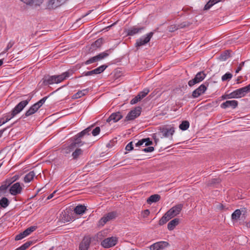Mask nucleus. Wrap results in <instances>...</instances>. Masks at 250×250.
<instances>
[{"label":"nucleus","instance_id":"11","mask_svg":"<svg viewBox=\"0 0 250 250\" xmlns=\"http://www.w3.org/2000/svg\"><path fill=\"white\" fill-rule=\"evenodd\" d=\"M106 65L104 64L100 66L99 67L95 68L94 70L89 71H85L82 73V76H88L93 75L94 74H99L104 71L107 68Z\"/></svg>","mask_w":250,"mask_h":250},{"label":"nucleus","instance_id":"15","mask_svg":"<svg viewBox=\"0 0 250 250\" xmlns=\"http://www.w3.org/2000/svg\"><path fill=\"white\" fill-rule=\"evenodd\" d=\"M65 0H49L47 7L49 9H54L62 5Z\"/></svg>","mask_w":250,"mask_h":250},{"label":"nucleus","instance_id":"52","mask_svg":"<svg viewBox=\"0 0 250 250\" xmlns=\"http://www.w3.org/2000/svg\"><path fill=\"white\" fill-rule=\"evenodd\" d=\"M100 127L99 126L96 127L92 131V134L93 136H96L98 135L100 132Z\"/></svg>","mask_w":250,"mask_h":250},{"label":"nucleus","instance_id":"8","mask_svg":"<svg viewBox=\"0 0 250 250\" xmlns=\"http://www.w3.org/2000/svg\"><path fill=\"white\" fill-rule=\"evenodd\" d=\"M141 107L138 106L131 110L126 116L125 121H129L133 120L139 117L141 114Z\"/></svg>","mask_w":250,"mask_h":250},{"label":"nucleus","instance_id":"3","mask_svg":"<svg viewBox=\"0 0 250 250\" xmlns=\"http://www.w3.org/2000/svg\"><path fill=\"white\" fill-rule=\"evenodd\" d=\"M183 205L182 204H177L167 211L159 221V225L162 226L166 224L172 218L178 215L181 211Z\"/></svg>","mask_w":250,"mask_h":250},{"label":"nucleus","instance_id":"2","mask_svg":"<svg viewBox=\"0 0 250 250\" xmlns=\"http://www.w3.org/2000/svg\"><path fill=\"white\" fill-rule=\"evenodd\" d=\"M73 73V70L69 69L60 75L45 76L42 79V84L46 86L61 83L72 76Z\"/></svg>","mask_w":250,"mask_h":250},{"label":"nucleus","instance_id":"25","mask_svg":"<svg viewBox=\"0 0 250 250\" xmlns=\"http://www.w3.org/2000/svg\"><path fill=\"white\" fill-rule=\"evenodd\" d=\"M73 217L69 214L68 211H64L62 212V219L64 222H68L72 221L73 219Z\"/></svg>","mask_w":250,"mask_h":250},{"label":"nucleus","instance_id":"29","mask_svg":"<svg viewBox=\"0 0 250 250\" xmlns=\"http://www.w3.org/2000/svg\"><path fill=\"white\" fill-rule=\"evenodd\" d=\"M110 50V49L107 50L96 55V57L97 58V61H99L108 56Z\"/></svg>","mask_w":250,"mask_h":250},{"label":"nucleus","instance_id":"51","mask_svg":"<svg viewBox=\"0 0 250 250\" xmlns=\"http://www.w3.org/2000/svg\"><path fill=\"white\" fill-rule=\"evenodd\" d=\"M43 0H31V4H34L36 6H40L43 2Z\"/></svg>","mask_w":250,"mask_h":250},{"label":"nucleus","instance_id":"28","mask_svg":"<svg viewBox=\"0 0 250 250\" xmlns=\"http://www.w3.org/2000/svg\"><path fill=\"white\" fill-rule=\"evenodd\" d=\"M88 89H84L82 90H80L75 93L73 96L74 99H78L82 97L83 96L85 95L88 92Z\"/></svg>","mask_w":250,"mask_h":250},{"label":"nucleus","instance_id":"9","mask_svg":"<svg viewBox=\"0 0 250 250\" xmlns=\"http://www.w3.org/2000/svg\"><path fill=\"white\" fill-rule=\"evenodd\" d=\"M208 86V83H207L202 84L192 92V97L193 98H198L205 92Z\"/></svg>","mask_w":250,"mask_h":250},{"label":"nucleus","instance_id":"14","mask_svg":"<svg viewBox=\"0 0 250 250\" xmlns=\"http://www.w3.org/2000/svg\"><path fill=\"white\" fill-rule=\"evenodd\" d=\"M145 29V27H137L133 26L129 28L126 31L127 36H132L141 33Z\"/></svg>","mask_w":250,"mask_h":250},{"label":"nucleus","instance_id":"63","mask_svg":"<svg viewBox=\"0 0 250 250\" xmlns=\"http://www.w3.org/2000/svg\"><path fill=\"white\" fill-rule=\"evenodd\" d=\"M149 213H150V211L148 209L145 210L144 211V217H147V216L149 215Z\"/></svg>","mask_w":250,"mask_h":250},{"label":"nucleus","instance_id":"1","mask_svg":"<svg viewBox=\"0 0 250 250\" xmlns=\"http://www.w3.org/2000/svg\"><path fill=\"white\" fill-rule=\"evenodd\" d=\"M32 98V96L31 95H28L27 99L20 102L10 112L4 114L3 117L0 118V126L20 113L28 104Z\"/></svg>","mask_w":250,"mask_h":250},{"label":"nucleus","instance_id":"64","mask_svg":"<svg viewBox=\"0 0 250 250\" xmlns=\"http://www.w3.org/2000/svg\"><path fill=\"white\" fill-rule=\"evenodd\" d=\"M217 208L220 210H222L224 208V207L223 204L219 203L217 206Z\"/></svg>","mask_w":250,"mask_h":250},{"label":"nucleus","instance_id":"24","mask_svg":"<svg viewBox=\"0 0 250 250\" xmlns=\"http://www.w3.org/2000/svg\"><path fill=\"white\" fill-rule=\"evenodd\" d=\"M75 148V147H74V146L72 145V143H71L69 145L67 146H63L61 151L62 153L67 154L70 153Z\"/></svg>","mask_w":250,"mask_h":250},{"label":"nucleus","instance_id":"49","mask_svg":"<svg viewBox=\"0 0 250 250\" xmlns=\"http://www.w3.org/2000/svg\"><path fill=\"white\" fill-rule=\"evenodd\" d=\"M61 88V87H59V88H58L56 90L51 92L48 96H45L44 97H43V98H42L41 100H40V101H41L42 103V104H43L46 101V100L48 99V98L50 96V95H53L54 93H55L56 91H57L58 90H60V89Z\"/></svg>","mask_w":250,"mask_h":250},{"label":"nucleus","instance_id":"31","mask_svg":"<svg viewBox=\"0 0 250 250\" xmlns=\"http://www.w3.org/2000/svg\"><path fill=\"white\" fill-rule=\"evenodd\" d=\"M10 204L8 199L6 197H2L0 200V206L1 208H6Z\"/></svg>","mask_w":250,"mask_h":250},{"label":"nucleus","instance_id":"20","mask_svg":"<svg viewBox=\"0 0 250 250\" xmlns=\"http://www.w3.org/2000/svg\"><path fill=\"white\" fill-rule=\"evenodd\" d=\"M38 110V109L36 107V106L34 104H33L26 111V112L24 113V114H23L21 116V117L23 118H25L26 117H29L31 115H32L34 113H35Z\"/></svg>","mask_w":250,"mask_h":250},{"label":"nucleus","instance_id":"57","mask_svg":"<svg viewBox=\"0 0 250 250\" xmlns=\"http://www.w3.org/2000/svg\"><path fill=\"white\" fill-rule=\"evenodd\" d=\"M228 94L229 99L238 98L236 93L235 92V90Z\"/></svg>","mask_w":250,"mask_h":250},{"label":"nucleus","instance_id":"17","mask_svg":"<svg viewBox=\"0 0 250 250\" xmlns=\"http://www.w3.org/2000/svg\"><path fill=\"white\" fill-rule=\"evenodd\" d=\"M238 102L236 100L227 101L221 104L220 107L223 109H226L228 107H231L232 109L235 108L238 106Z\"/></svg>","mask_w":250,"mask_h":250},{"label":"nucleus","instance_id":"12","mask_svg":"<svg viewBox=\"0 0 250 250\" xmlns=\"http://www.w3.org/2000/svg\"><path fill=\"white\" fill-rule=\"evenodd\" d=\"M22 187L19 182H17L12 185L9 188L10 193L13 196L20 194L21 193L22 190Z\"/></svg>","mask_w":250,"mask_h":250},{"label":"nucleus","instance_id":"58","mask_svg":"<svg viewBox=\"0 0 250 250\" xmlns=\"http://www.w3.org/2000/svg\"><path fill=\"white\" fill-rule=\"evenodd\" d=\"M245 62H242L239 64L237 69L235 70L236 73H239V72L241 70L242 67L244 65Z\"/></svg>","mask_w":250,"mask_h":250},{"label":"nucleus","instance_id":"18","mask_svg":"<svg viewBox=\"0 0 250 250\" xmlns=\"http://www.w3.org/2000/svg\"><path fill=\"white\" fill-rule=\"evenodd\" d=\"M168 245V243L165 241L156 242L150 246V250H160L164 249Z\"/></svg>","mask_w":250,"mask_h":250},{"label":"nucleus","instance_id":"7","mask_svg":"<svg viewBox=\"0 0 250 250\" xmlns=\"http://www.w3.org/2000/svg\"><path fill=\"white\" fill-rule=\"evenodd\" d=\"M206 77V74L203 71H200L197 73L194 78L188 81V84L190 87H192L203 81Z\"/></svg>","mask_w":250,"mask_h":250},{"label":"nucleus","instance_id":"22","mask_svg":"<svg viewBox=\"0 0 250 250\" xmlns=\"http://www.w3.org/2000/svg\"><path fill=\"white\" fill-rule=\"evenodd\" d=\"M161 196L159 194H153L151 195L147 199V203L149 204H151L152 203H155L159 201L160 200Z\"/></svg>","mask_w":250,"mask_h":250},{"label":"nucleus","instance_id":"56","mask_svg":"<svg viewBox=\"0 0 250 250\" xmlns=\"http://www.w3.org/2000/svg\"><path fill=\"white\" fill-rule=\"evenodd\" d=\"M220 57L223 60H226L229 57V54L227 52H225L223 54H221Z\"/></svg>","mask_w":250,"mask_h":250},{"label":"nucleus","instance_id":"30","mask_svg":"<svg viewBox=\"0 0 250 250\" xmlns=\"http://www.w3.org/2000/svg\"><path fill=\"white\" fill-rule=\"evenodd\" d=\"M83 153V150L81 148H76L72 153V156L74 159H77Z\"/></svg>","mask_w":250,"mask_h":250},{"label":"nucleus","instance_id":"23","mask_svg":"<svg viewBox=\"0 0 250 250\" xmlns=\"http://www.w3.org/2000/svg\"><path fill=\"white\" fill-rule=\"evenodd\" d=\"M86 208L84 205H78L74 208V212L77 214H82L85 212Z\"/></svg>","mask_w":250,"mask_h":250},{"label":"nucleus","instance_id":"48","mask_svg":"<svg viewBox=\"0 0 250 250\" xmlns=\"http://www.w3.org/2000/svg\"><path fill=\"white\" fill-rule=\"evenodd\" d=\"M61 88V87H59V88H58L56 90L51 92L48 96H45L44 97H43V98H42L41 100H40V101H41L42 103V104H43L46 101V100L48 99V98L50 96V95H53L54 93H55L56 91H57L58 90H60V89Z\"/></svg>","mask_w":250,"mask_h":250},{"label":"nucleus","instance_id":"42","mask_svg":"<svg viewBox=\"0 0 250 250\" xmlns=\"http://www.w3.org/2000/svg\"><path fill=\"white\" fill-rule=\"evenodd\" d=\"M142 99L141 98L140 95L138 94L136 96H135L130 101V103L131 104H136L138 102L140 101Z\"/></svg>","mask_w":250,"mask_h":250},{"label":"nucleus","instance_id":"36","mask_svg":"<svg viewBox=\"0 0 250 250\" xmlns=\"http://www.w3.org/2000/svg\"><path fill=\"white\" fill-rule=\"evenodd\" d=\"M15 44V41L11 40L7 44L6 47L4 49V50L0 53V55L2 54H4L7 52Z\"/></svg>","mask_w":250,"mask_h":250},{"label":"nucleus","instance_id":"5","mask_svg":"<svg viewBox=\"0 0 250 250\" xmlns=\"http://www.w3.org/2000/svg\"><path fill=\"white\" fill-rule=\"evenodd\" d=\"M154 32H150L145 36H143L137 39L135 44V46L138 49L140 46L146 44L149 42Z\"/></svg>","mask_w":250,"mask_h":250},{"label":"nucleus","instance_id":"54","mask_svg":"<svg viewBox=\"0 0 250 250\" xmlns=\"http://www.w3.org/2000/svg\"><path fill=\"white\" fill-rule=\"evenodd\" d=\"M125 150L126 151H130L131 150H132L133 149V142H129L125 146Z\"/></svg>","mask_w":250,"mask_h":250},{"label":"nucleus","instance_id":"37","mask_svg":"<svg viewBox=\"0 0 250 250\" xmlns=\"http://www.w3.org/2000/svg\"><path fill=\"white\" fill-rule=\"evenodd\" d=\"M192 24L188 21H185L179 24H178L179 29L184 28L189 26Z\"/></svg>","mask_w":250,"mask_h":250},{"label":"nucleus","instance_id":"41","mask_svg":"<svg viewBox=\"0 0 250 250\" xmlns=\"http://www.w3.org/2000/svg\"><path fill=\"white\" fill-rule=\"evenodd\" d=\"M97 61H97V58L95 56L94 57L90 58V59L87 60L86 61H85L84 62H83V63L85 65H87V64L92 63L95 62Z\"/></svg>","mask_w":250,"mask_h":250},{"label":"nucleus","instance_id":"61","mask_svg":"<svg viewBox=\"0 0 250 250\" xmlns=\"http://www.w3.org/2000/svg\"><path fill=\"white\" fill-rule=\"evenodd\" d=\"M36 107L39 109L42 105V104L41 101H38V102L34 104Z\"/></svg>","mask_w":250,"mask_h":250},{"label":"nucleus","instance_id":"19","mask_svg":"<svg viewBox=\"0 0 250 250\" xmlns=\"http://www.w3.org/2000/svg\"><path fill=\"white\" fill-rule=\"evenodd\" d=\"M91 243V239L89 237H84L79 245L80 250H88L90 244Z\"/></svg>","mask_w":250,"mask_h":250},{"label":"nucleus","instance_id":"45","mask_svg":"<svg viewBox=\"0 0 250 250\" xmlns=\"http://www.w3.org/2000/svg\"><path fill=\"white\" fill-rule=\"evenodd\" d=\"M13 183L12 182H11V181L10 180V178H7L2 183V184L3 185V186H5V187L6 186V188H8L9 187H10V186L11 185H12Z\"/></svg>","mask_w":250,"mask_h":250},{"label":"nucleus","instance_id":"4","mask_svg":"<svg viewBox=\"0 0 250 250\" xmlns=\"http://www.w3.org/2000/svg\"><path fill=\"white\" fill-rule=\"evenodd\" d=\"M93 126L94 125H92L87 127L71 139L72 140L71 143L75 148L81 146L84 144V143L82 141V138L85 135H90V132L91 131L92 128Z\"/></svg>","mask_w":250,"mask_h":250},{"label":"nucleus","instance_id":"55","mask_svg":"<svg viewBox=\"0 0 250 250\" xmlns=\"http://www.w3.org/2000/svg\"><path fill=\"white\" fill-rule=\"evenodd\" d=\"M154 148L153 146H148L142 149V151L145 152H151L153 151Z\"/></svg>","mask_w":250,"mask_h":250},{"label":"nucleus","instance_id":"26","mask_svg":"<svg viewBox=\"0 0 250 250\" xmlns=\"http://www.w3.org/2000/svg\"><path fill=\"white\" fill-rule=\"evenodd\" d=\"M35 176V173L34 171H30L28 173L25 175L24 177V182L25 183H29L31 182Z\"/></svg>","mask_w":250,"mask_h":250},{"label":"nucleus","instance_id":"43","mask_svg":"<svg viewBox=\"0 0 250 250\" xmlns=\"http://www.w3.org/2000/svg\"><path fill=\"white\" fill-rule=\"evenodd\" d=\"M142 141L143 144L145 143V146H149L153 144L152 141L150 140L149 138L142 139Z\"/></svg>","mask_w":250,"mask_h":250},{"label":"nucleus","instance_id":"60","mask_svg":"<svg viewBox=\"0 0 250 250\" xmlns=\"http://www.w3.org/2000/svg\"><path fill=\"white\" fill-rule=\"evenodd\" d=\"M7 189V188L5 186H3L2 184L0 186V194L1 193H5L6 190Z\"/></svg>","mask_w":250,"mask_h":250},{"label":"nucleus","instance_id":"10","mask_svg":"<svg viewBox=\"0 0 250 250\" xmlns=\"http://www.w3.org/2000/svg\"><path fill=\"white\" fill-rule=\"evenodd\" d=\"M117 242L116 237H111L104 239L101 242V245L105 248H109L114 246Z\"/></svg>","mask_w":250,"mask_h":250},{"label":"nucleus","instance_id":"32","mask_svg":"<svg viewBox=\"0 0 250 250\" xmlns=\"http://www.w3.org/2000/svg\"><path fill=\"white\" fill-rule=\"evenodd\" d=\"M241 212L240 209H236L231 214V219L233 220H237L239 219Z\"/></svg>","mask_w":250,"mask_h":250},{"label":"nucleus","instance_id":"53","mask_svg":"<svg viewBox=\"0 0 250 250\" xmlns=\"http://www.w3.org/2000/svg\"><path fill=\"white\" fill-rule=\"evenodd\" d=\"M26 236L24 234V232L23 231V232L20 233V234H18L17 235H16V237H15V240H21V239H23V238L25 237Z\"/></svg>","mask_w":250,"mask_h":250},{"label":"nucleus","instance_id":"40","mask_svg":"<svg viewBox=\"0 0 250 250\" xmlns=\"http://www.w3.org/2000/svg\"><path fill=\"white\" fill-rule=\"evenodd\" d=\"M179 29L178 24H172L168 27V30L170 32H173Z\"/></svg>","mask_w":250,"mask_h":250},{"label":"nucleus","instance_id":"16","mask_svg":"<svg viewBox=\"0 0 250 250\" xmlns=\"http://www.w3.org/2000/svg\"><path fill=\"white\" fill-rule=\"evenodd\" d=\"M123 117V115H122L121 112H116L112 113L110 116L106 120V122L108 123H110L112 121L113 123H116L119 121Z\"/></svg>","mask_w":250,"mask_h":250},{"label":"nucleus","instance_id":"46","mask_svg":"<svg viewBox=\"0 0 250 250\" xmlns=\"http://www.w3.org/2000/svg\"><path fill=\"white\" fill-rule=\"evenodd\" d=\"M244 96L250 92V83L244 87H241Z\"/></svg>","mask_w":250,"mask_h":250},{"label":"nucleus","instance_id":"35","mask_svg":"<svg viewBox=\"0 0 250 250\" xmlns=\"http://www.w3.org/2000/svg\"><path fill=\"white\" fill-rule=\"evenodd\" d=\"M37 228V226H31L27 229H26L25 230L23 231L24 234L27 236L29 235L31 232L35 231Z\"/></svg>","mask_w":250,"mask_h":250},{"label":"nucleus","instance_id":"21","mask_svg":"<svg viewBox=\"0 0 250 250\" xmlns=\"http://www.w3.org/2000/svg\"><path fill=\"white\" fill-rule=\"evenodd\" d=\"M180 223L179 218H174L170 221L167 224V229L169 230H172Z\"/></svg>","mask_w":250,"mask_h":250},{"label":"nucleus","instance_id":"39","mask_svg":"<svg viewBox=\"0 0 250 250\" xmlns=\"http://www.w3.org/2000/svg\"><path fill=\"white\" fill-rule=\"evenodd\" d=\"M232 75L230 73H226L225 74L222 76V81H226L229 80L231 79Z\"/></svg>","mask_w":250,"mask_h":250},{"label":"nucleus","instance_id":"13","mask_svg":"<svg viewBox=\"0 0 250 250\" xmlns=\"http://www.w3.org/2000/svg\"><path fill=\"white\" fill-rule=\"evenodd\" d=\"M117 216L116 211H111L104 216L100 220V223L102 225H104L108 221L115 218Z\"/></svg>","mask_w":250,"mask_h":250},{"label":"nucleus","instance_id":"33","mask_svg":"<svg viewBox=\"0 0 250 250\" xmlns=\"http://www.w3.org/2000/svg\"><path fill=\"white\" fill-rule=\"evenodd\" d=\"M103 43V39L102 38H99L97 39L94 43L91 45L93 48H99L101 46Z\"/></svg>","mask_w":250,"mask_h":250},{"label":"nucleus","instance_id":"6","mask_svg":"<svg viewBox=\"0 0 250 250\" xmlns=\"http://www.w3.org/2000/svg\"><path fill=\"white\" fill-rule=\"evenodd\" d=\"M159 130L164 137L167 138L170 136L172 139V136L175 132V128L173 126L167 125L161 127Z\"/></svg>","mask_w":250,"mask_h":250},{"label":"nucleus","instance_id":"44","mask_svg":"<svg viewBox=\"0 0 250 250\" xmlns=\"http://www.w3.org/2000/svg\"><path fill=\"white\" fill-rule=\"evenodd\" d=\"M235 92L238 98H240L245 96L241 88L236 89Z\"/></svg>","mask_w":250,"mask_h":250},{"label":"nucleus","instance_id":"27","mask_svg":"<svg viewBox=\"0 0 250 250\" xmlns=\"http://www.w3.org/2000/svg\"><path fill=\"white\" fill-rule=\"evenodd\" d=\"M222 0H209L205 5L204 10H209L212 6L217 3L221 1Z\"/></svg>","mask_w":250,"mask_h":250},{"label":"nucleus","instance_id":"59","mask_svg":"<svg viewBox=\"0 0 250 250\" xmlns=\"http://www.w3.org/2000/svg\"><path fill=\"white\" fill-rule=\"evenodd\" d=\"M12 183L19 180L20 176L19 175H15L14 176L9 178Z\"/></svg>","mask_w":250,"mask_h":250},{"label":"nucleus","instance_id":"38","mask_svg":"<svg viewBox=\"0 0 250 250\" xmlns=\"http://www.w3.org/2000/svg\"><path fill=\"white\" fill-rule=\"evenodd\" d=\"M149 92V89L146 88H145L142 91L140 92L138 95H140L141 98L143 99L147 95Z\"/></svg>","mask_w":250,"mask_h":250},{"label":"nucleus","instance_id":"34","mask_svg":"<svg viewBox=\"0 0 250 250\" xmlns=\"http://www.w3.org/2000/svg\"><path fill=\"white\" fill-rule=\"evenodd\" d=\"M189 126V123L188 121H184L179 125V128L182 130H187Z\"/></svg>","mask_w":250,"mask_h":250},{"label":"nucleus","instance_id":"62","mask_svg":"<svg viewBox=\"0 0 250 250\" xmlns=\"http://www.w3.org/2000/svg\"><path fill=\"white\" fill-rule=\"evenodd\" d=\"M143 144V141H142V139H141L139 140L137 143H136L135 145L136 147H139Z\"/></svg>","mask_w":250,"mask_h":250},{"label":"nucleus","instance_id":"50","mask_svg":"<svg viewBox=\"0 0 250 250\" xmlns=\"http://www.w3.org/2000/svg\"><path fill=\"white\" fill-rule=\"evenodd\" d=\"M220 182L219 179H213L208 182V185L209 186H212L215 184H218Z\"/></svg>","mask_w":250,"mask_h":250},{"label":"nucleus","instance_id":"47","mask_svg":"<svg viewBox=\"0 0 250 250\" xmlns=\"http://www.w3.org/2000/svg\"><path fill=\"white\" fill-rule=\"evenodd\" d=\"M32 242L30 241L27 242L20 247V248L21 250H25L32 244Z\"/></svg>","mask_w":250,"mask_h":250}]
</instances>
